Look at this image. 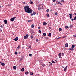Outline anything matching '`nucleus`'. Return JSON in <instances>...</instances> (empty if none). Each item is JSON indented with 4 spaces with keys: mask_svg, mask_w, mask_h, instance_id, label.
Wrapping results in <instances>:
<instances>
[{
    "mask_svg": "<svg viewBox=\"0 0 76 76\" xmlns=\"http://www.w3.org/2000/svg\"><path fill=\"white\" fill-rule=\"evenodd\" d=\"M75 15H76V13H75Z\"/></svg>",
    "mask_w": 76,
    "mask_h": 76,
    "instance_id": "nucleus-58",
    "label": "nucleus"
},
{
    "mask_svg": "<svg viewBox=\"0 0 76 76\" xmlns=\"http://www.w3.org/2000/svg\"><path fill=\"white\" fill-rule=\"evenodd\" d=\"M30 3V4H33V2L31 0L29 2Z\"/></svg>",
    "mask_w": 76,
    "mask_h": 76,
    "instance_id": "nucleus-11",
    "label": "nucleus"
},
{
    "mask_svg": "<svg viewBox=\"0 0 76 76\" xmlns=\"http://www.w3.org/2000/svg\"><path fill=\"white\" fill-rule=\"evenodd\" d=\"M46 16L47 17H49V14H48V13H47L46 14Z\"/></svg>",
    "mask_w": 76,
    "mask_h": 76,
    "instance_id": "nucleus-25",
    "label": "nucleus"
},
{
    "mask_svg": "<svg viewBox=\"0 0 76 76\" xmlns=\"http://www.w3.org/2000/svg\"><path fill=\"white\" fill-rule=\"evenodd\" d=\"M24 10L25 12H26V13H31V16H33V15H34L32 12L33 11L29 8V6L28 5L25 6H24Z\"/></svg>",
    "mask_w": 76,
    "mask_h": 76,
    "instance_id": "nucleus-1",
    "label": "nucleus"
},
{
    "mask_svg": "<svg viewBox=\"0 0 76 76\" xmlns=\"http://www.w3.org/2000/svg\"><path fill=\"white\" fill-rule=\"evenodd\" d=\"M31 22V20H28V22Z\"/></svg>",
    "mask_w": 76,
    "mask_h": 76,
    "instance_id": "nucleus-49",
    "label": "nucleus"
},
{
    "mask_svg": "<svg viewBox=\"0 0 76 76\" xmlns=\"http://www.w3.org/2000/svg\"><path fill=\"white\" fill-rule=\"evenodd\" d=\"M75 20H76V16L75 17Z\"/></svg>",
    "mask_w": 76,
    "mask_h": 76,
    "instance_id": "nucleus-52",
    "label": "nucleus"
},
{
    "mask_svg": "<svg viewBox=\"0 0 76 76\" xmlns=\"http://www.w3.org/2000/svg\"><path fill=\"white\" fill-rule=\"evenodd\" d=\"M46 39H48V37H46Z\"/></svg>",
    "mask_w": 76,
    "mask_h": 76,
    "instance_id": "nucleus-50",
    "label": "nucleus"
},
{
    "mask_svg": "<svg viewBox=\"0 0 76 76\" xmlns=\"http://www.w3.org/2000/svg\"><path fill=\"white\" fill-rule=\"evenodd\" d=\"M55 14L56 16H57V12H56V13H55Z\"/></svg>",
    "mask_w": 76,
    "mask_h": 76,
    "instance_id": "nucleus-32",
    "label": "nucleus"
},
{
    "mask_svg": "<svg viewBox=\"0 0 76 76\" xmlns=\"http://www.w3.org/2000/svg\"><path fill=\"white\" fill-rule=\"evenodd\" d=\"M42 66H43V67H44V66H45V64H42Z\"/></svg>",
    "mask_w": 76,
    "mask_h": 76,
    "instance_id": "nucleus-27",
    "label": "nucleus"
},
{
    "mask_svg": "<svg viewBox=\"0 0 76 76\" xmlns=\"http://www.w3.org/2000/svg\"><path fill=\"white\" fill-rule=\"evenodd\" d=\"M13 68L14 69H16V67L15 66H13Z\"/></svg>",
    "mask_w": 76,
    "mask_h": 76,
    "instance_id": "nucleus-20",
    "label": "nucleus"
},
{
    "mask_svg": "<svg viewBox=\"0 0 76 76\" xmlns=\"http://www.w3.org/2000/svg\"><path fill=\"white\" fill-rule=\"evenodd\" d=\"M40 76V75L39 74H36L35 76Z\"/></svg>",
    "mask_w": 76,
    "mask_h": 76,
    "instance_id": "nucleus-23",
    "label": "nucleus"
},
{
    "mask_svg": "<svg viewBox=\"0 0 76 76\" xmlns=\"http://www.w3.org/2000/svg\"><path fill=\"white\" fill-rule=\"evenodd\" d=\"M38 32H39V33H41V31L40 30H39Z\"/></svg>",
    "mask_w": 76,
    "mask_h": 76,
    "instance_id": "nucleus-35",
    "label": "nucleus"
},
{
    "mask_svg": "<svg viewBox=\"0 0 76 76\" xmlns=\"http://www.w3.org/2000/svg\"><path fill=\"white\" fill-rule=\"evenodd\" d=\"M35 26V25H34V24H32L31 26V27H32V28H34V27Z\"/></svg>",
    "mask_w": 76,
    "mask_h": 76,
    "instance_id": "nucleus-16",
    "label": "nucleus"
},
{
    "mask_svg": "<svg viewBox=\"0 0 76 76\" xmlns=\"http://www.w3.org/2000/svg\"><path fill=\"white\" fill-rule=\"evenodd\" d=\"M23 4H25V2H23Z\"/></svg>",
    "mask_w": 76,
    "mask_h": 76,
    "instance_id": "nucleus-56",
    "label": "nucleus"
},
{
    "mask_svg": "<svg viewBox=\"0 0 76 76\" xmlns=\"http://www.w3.org/2000/svg\"><path fill=\"white\" fill-rule=\"evenodd\" d=\"M71 20H72V21H73V19H71Z\"/></svg>",
    "mask_w": 76,
    "mask_h": 76,
    "instance_id": "nucleus-54",
    "label": "nucleus"
},
{
    "mask_svg": "<svg viewBox=\"0 0 76 76\" xmlns=\"http://www.w3.org/2000/svg\"><path fill=\"white\" fill-rule=\"evenodd\" d=\"M61 55H62V56H64V53H61Z\"/></svg>",
    "mask_w": 76,
    "mask_h": 76,
    "instance_id": "nucleus-43",
    "label": "nucleus"
},
{
    "mask_svg": "<svg viewBox=\"0 0 76 76\" xmlns=\"http://www.w3.org/2000/svg\"><path fill=\"white\" fill-rule=\"evenodd\" d=\"M18 37H16L15 39H14V40H15V41H17L18 40Z\"/></svg>",
    "mask_w": 76,
    "mask_h": 76,
    "instance_id": "nucleus-5",
    "label": "nucleus"
},
{
    "mask_svg": "<svg viewBox=\"0 0 76 76\" xmlns=\"http://www.w3.org/2000/svg\"><path fill=\"white\" fill-rule=\"evenodd\" d=\"M0 63L1 65H2V66H5V64H4V63H2L1 62H0Z\"/></svg>",
    "mask_w": 76,
    "mask_h": 76,
    "instance_id": "nucleus-4",
    "label": "nucleus"
},
{
    "mask_svg": "<svg viewBox=\"0 0 76 76\" xmlns=\"http://www.w3.org/2000/svg\"><path fill=\"white\" fill-rule=\"evenodd\" d=\"M48 36L49 37H51V33H50L48 34Z\"/></svg>",
    "mask_w": 76,
    "mask_h": 76,
    "instance_id": "nucleus-13",
    "label": "nucleus"
},
{
    "mask_svg": "<svg viewBox=\"0 0 76 76\" xmlns=\"http://www.w3.org/2000/svg\"><path fill=\"white\" fill-rule=\"evenodd\" d=\"M29 56L30 57H31V56H32V54H29Z\"/></svg>",
    "mask_w": 76,
    "mask_h": 76,
    "instance_id": "nucleus-41",
    "label": "nucleus"
},
{
    "mask_svg": "<svg viewBox=\"0 0 76 76\" xmlns=\"http://www.w3.org/2000/svg\"><path fill=\"white\" fill-rule=\"evenodd\" d=\"M30 74L31 75H34V73H33V72H31L30 73Z\"/></svg>",
    "mask_w": 76,
    "mask_h": 76,
    "instance_id": "nucleus-18",
    "label": "nucleus"
},
{
    "mask_svg": "<svg viewBox=\"0 0 76 76\" xmlns=\"http://www.w3.org/2000/svg\"><path fill=\"white\" fill-rule=\"evenodd\" d=\"M50 65H51V66H52V63L50 64Z\"/></svg>",
    "mask_w": 76,
    "mask_h": 76,
    "instance_id": "nucleus-53",
    "label": "nucleus"
},
{
    "mask_svg": "<svg viewBox=\"0 0 76 76\" xmlns=\"http://www.w3.org/2000/svg\"><path fill=\"white\" fill-rule=\"evenodd\" d=\"M20 45H19L18 47L17 48V49H18V50H19V48H20Z\"/></svg>",
    "mask_w": 76,
    "mask_h": 76,
    "instance_id": "nucleus-22",
    "label": "nucleus"
},
{
    "mask_svg": "<svg viewBox=\"0 0 76 76\" xmlns=\"http://www.w3.org/2000/svg\"><path fill=\"white\" fill-rule=\"evenodd\" d=\"M73 20H76V19H75V18H74L73 19Z\"/></svg>",
    "mask_w": 76,
    "mask_h": 76,
    "instance_id": "nucleus-57",
    "label": "nucleus"
},
{
    "mask_svg": "<svg viewBox=\"0 0 76 76\" xmlns=\"http://www.w3.org/2000/svg\"><path fill=\"white\" fill-rule=\"evenodd\" d=\"M61 2H64V0H61Z\"/></svg>",
    "mask_w": 76,
    "mask_h": 76,
    "instance_id": "nucleus-40",
    "label": "nucleus"
},
{
    "mask_svg": "<svg viewBox=\"0 0 76 76\" xmlns=\"http://www.w3.org/2000/svg\"><path fill=\"white\" fill-rule=\"evenodd\" d=\"M4 22L5 23L4 24H7V20H4Z\"/></svg>",
    "mask_w": 76,
    "mask_h": 76,
    "instance_id": "nucleus-7",
    "label": "nucleus"
},
{
    "mask_svg": "<svg viewBox=\"0 0 76 76\" xmlns=\"http://www.w3.org/2000/svg\"><path fill=\"white\" fill-rule=\"evenodd\" d=\"M60 37H58L56 38V39H60Z\"/></svg>",
    "mask_w": 76,
    "mask_h": 76,
    "instance_id": "nucleus-45",
    "label": "nucleus"
},
{
    "mask_svg": "<svg viewBox=\"0 0 76 76\" xmlns=\"http://www.w3.org/2000/svg\"><path fill=\"white\" fill-rule=\"evenodd\" d=\"M58 3L56 4H60V3H61V2H59V1H57Z\"/></svg>",
    "mask_w": 76,
    "mask_h": 76,
    "instance_id": "nucleus-29",
    "label": "nucleus"
},
{
    "mask_svg": "<svg viewBox=\"0 0 76 76\" xmlns=\"http://www.w3.org/2000/svg\"><path fill=\"white\" fill-rule=\"evenodd\" d=\"M73 36V37H74L75 38H76V35H74Z\"/></svg>",
    "mask_w": 76,
    "mask_h": 76,
    "instance_id": "nucleus-42",
    "label": "nucleus"
},
{
    "mask_svg": "<svg viewBox=\"0 0 76 76\" xmlns=\"http://www.w3.org/2000/svg\"><path fill=\"white\" fill-rule=\"evenodd\" d=\"M28 36H29V35L27 34L26 35V36H25L24 37V39H26L27 38H28Z\"/></svg>",
    "mask_w": 76,
    "mask_h": 76,
    "instance_id": "nucleus-2",
    "label": "nucleus"
},
{
    "mask_svg": "<svg viewBox=\"0 0 76 76\" xmlns=\"http://www.w3.org/2000/svg\"><path fill=\"white\" fill-rule=\"evenodd\" d=\"M70 50H72V51H73L74 50V49H73V48H70V49H69Z\"/></svg>",
    "mask_w": 76,
    "mask_h": 76,
    "instance_id": "nucleus-14",
    "label": "nucleus"
},
{
    "mask_svg": "<svg viewBox=\"0 0 76 76\" xmlns=\"http://www.w3.org/2000/svg\"><path fill=\"white\" fill-rule=\"evenodd\" d=\"M69 17L70 19H72V15L71 14H69Z\"/></svg>",
    "mask_w": 76,
    "mask_h": 76,
    "instance_id": "nucleus-9",
    "label": "nucleus"
},
{
    "mask_svg": "<svg viewBox=\"0 0 76 76\" xmlns=\"http://www.w3.org/2000/svg\"><path fill=\"white\" fill-rule=\"evenodd\" d=\"M43 36H45L46 35V33H43Z\"/></svg>",
    "mask_w": 76,
    "mask_h": 76,
    "instance_id": "nucleus-21",
    "label": "nucleus"
},
{
    "mask_svg": "<svg viewBox=\"0 0 76 76\" xmlns=\"http://www.w3.org/2000/svg\"><path fill=\"white\" fill-rule=\"evenodd\" d=\"M25 74L26 75H28V74H29V72H25Z\"/></svg>",
    "mask_w": 76,
    "mask_h": 76,
    "instance_id": "nucleus-12",
    "label": "nucleus"
},
{
    "mask_svg": "<svg viewBox=\"0 0 76 76\" xmlns=\"http://www.w3.org/2000/svg\"><path fill=\"white\" fill-rule=\"evenodd\" d=\"M72 27H73V26H72V25H71L70 26V28H72Z\"/></svg>",
    "mask_w": 76,
    "mask_h": 76,
    "instance_id": "nucleus-30",
    "label": "nucleus"
},
{
    "mask_svg": "<svg viewBox=\"0 0 76 76\" xmlns=\"http://www.w3.org/2000/svg\"><path fill=\"white\" fill-rule=\"evenodd\" d=\"M66 36H64V37H62V38H66Z\"/></svg>",
    "mask_w": 76,
    "mask_h": 76,
    "instance_id": "nucleus-39",
    "label": "nucleus"
},
{
    "mask_svg": "<svg viewBox=\"0 0 76 76\" xmlns=\"http://www.w3.org/2000/svg\"><path fill=\"white\" fill-rule=\"evenodd\" d=\"M15 54H18V52H15Z\"/></svg>",
    "mask_w": 76,
    "mask_h": 76,
    "instance_id": "nucleus-38",
    "label": "nucleus"
},
{
    "mask_svg": "<svg viewBox=\"0 0 76 76\" xmlns=\"http://www.w3.org/2000/svg\"><path fill=\"white\" fill-rule=\"evenodd\" d=\"M68 45H69L68 43H66V44H65V47H68Z\"/></svg>",
    "mask_w": 76,
    "mask_h": 76,
    "instance_id": "nucleus-6",
    "label": "nucleus"
},
{
    "mask_svg": "<svg viewBox=\"0 0 76 76\" xmlns=\"http://www.w3.org/2000/svg\"><path fill=\"white\" fill-rule=\"evenodd\" d=\"M75 47V45H72V48H74Z\"/></svg>",
    "mask_w": 76,
    "mask_h": 76,
    "instance_id": "nucleus-17",
    "label": "nucleus"
},
{
    "mask_svg": "<svg viewBox=\"0 0 76 76\" xmlns=\"http://www.w3.org/2000/svg\"><path fill=\"white\" fill-rule=\"evenodd\" d=\"M38 15V13H37V15Z\"/></svg>",
    "mask_w": 76,
    "mask_h": 76,
    "instance_id": "nucleus-64",
    "label": "nucleus"
},
{
    "mask_svg": "<svg viewBox=\"0 0 76 76\" xmlns=\"http://www.w3.org/2000/svg\"><path fill=\"white\" fill-rule=\"evenodd\" d=\"M51 26V25H50V26Z\"/></svg>",
    "mask_w": 76,
    "mask_h": 76,
    "instance_id": "nucleus-63",
    "label": "nucleus"
},
{
    "mask_svg": "<svg viewBox=\"0 0 76 76\" xmlns=\"http://www.w3.org/2000/svg\"><path fill=\"white\" fill-rule=\"evenodd\" d=\"M31 34H33V35H34V32H31Z\"/></svg>",
    "mask_w": 76,
    "mask_h": 76,
    "instance_id": "nucleus-46",
    "label": "nucleus"
},
{
    "mask_svg": "<svg viewBox=\"0 0 76 76\" xmlns=\"http://www.w3.org/2000/svg\"><path fill=\"white\" fill-rule=\"evenodd\" d=\"M20 60H22V58H20Z\"/></svg>",
    "mask_w": 76,
    "mask_h": 76,
    "instance_id": "nucleus-60",
    "label": "nucleus"
},
{
    "mask_svg": "<svg viewBox=\"0 0 76 76\" xmlns=\"http://www.w3.org/2000/svg\"><path fill=\"white\" fill-rule=\"evenodd\" d=\"M53 2H55L56 0H52Z\"/></svg>",
    "mask_w": 76,
    "mask_h": 76,
    "instance_id": "nucleus-47",
    "label": "nucleus"
},
{
    "mask_svg": "<svg viewBox=\"0 0 76 76\" xmlns=\"http://www.w3.org/2000/svg\"><path fill=\"white\" fill-rule=\"evenodd\" d=\"M40 29V27H38V29Z\"/></svg>",
    "mask_w": 76,
    "mask_h": 76,
    "instance_id": "nucleus-55",
    "label": "nucleus"
},
{
    "mask_svg": "<svg viewBox=\"0 0 76 76\" xmlns=\"http://www.w3.org/2000/svg\"><path fill=\"white\" fill-rule=\"evenodd\" d=\"M58 55H59V58H62L61 57V53H59L58 54Z\"/></svg>",
    "mask_w": 76,
    "mask_h": 76,
    "instance_id": "nucleus-8",
    "label": "nucleus"
},
{
    "mask_svg": "<svg viewBox=\"0 0 76 76\" xmlns=\"http://www.w3.org/2000/svg\"><path fill=\"white\" fill-rule=\"evenodd\" d=\"M33 14L34 15H36V12H35L34 11L33 12Z\"/></svg>",
    "mask_w": 76,
    "mask_h": 76,
    "instance_id": "nucleus-15",
    "label": "nucleus"
},
{
    "mask_svg": "<svg viewBox=\"0 0 76 76\" xmlns=\"http://www.w3.org/2000/svg\"><path fill=\"white\" fill-rule=\"evenodd\" d=\"M65 28L66 29H67V28H68V27L67 26H65Z\"/></svg>",
    "mask_w": 76,
    "mask_h": 76,
    "instance_id": "nucleus-34",
    "label": "nucleus"
},
{
    "mask_svg": "<svg viewBox=\"0 0 76 76\" xmlns=\"http://www.w3.org/2000/svg\"><path fill=\"white\" fill-rule=\"evenodd\" d=\"M38 10H41V7H39L38 8Z\"/></svg>",
    "mask_w": 76,
    "mask_h": 76,
    "instance_id": "nucleus-28",
    "label": "nucleus"
},
{
    "mask_svg": "<svg viewBox=\"0 0 76 76\" xmlns=\"http://www.w3.org/2000/svg\"><path fill=\"white\" fill-rule=\"evenodd\" d=\"M1 28H0V32H1V30H0Z\"/></svg>",
    "mask_w": 76,
    "mask_h": 76,
    "instance_id": "nucleus-61",
    "label": "nucleus"
},
{
    "mask_svg": "<svg viewBox=\"0 0 76 76\" xmlns=\"http://www.w3.org/2000/svg\"><path fill=\"white\" fill-rule=\"evenodd\" d=\"M49 29H51V28L50 27H49Z\"/></svg>",
    "mask_w": 76,
    "mask_h": 76,
    "instance_id": "nucleus-51",
    "label": "nucleus"
},
{
    "mask_svg": "<svg viewBox=\"0 0 76 76\" xmlns=\"http://www.w3.org/2000/svg\"><path fill=\"white\" fill-rule=\"evenodd\" d=\"M52 62L53 63H56V62L53 60L52 61Z\"/></svg>",
    "mask_w": 76,
    "mask_h": 76,
    "instance_id": "nucleus-26",
    "label": "nucleus"
},
{
    "mask_svg": "<svg viewBox=\"0 0 76 76\" xmlns=\"http://www.w3.org/2000/svg\"><path fill=\"white\" fill-rule=\"evenodd\" d=\"M21 71L22 72H24V68H22L21 69Z\"/></svg>",
    "mask_w": 76,
    "mask_h": 76,
    "instance_id": "nucleus-24",
    "label": "nucleus"
},
{
    "mask_svg": "<svg viewBox=\"0 0 76 76\" xmlns=\"http://www.w3.org/2000/svg\"><path fill=\"white\" fill-rule=\"evenodd\" d=\"M46 12L47 13H48V12H49V9H48L47 10H46Z\"/></svg>",
    "mask_w": 76,
    "mask_h": 76,
    "instance_id": "nucleus-31",
    "label": "nucleus"
},
{
    "mask_svg": "<svg viewBox=\"0 0 76 76\" xmlns=\"http://www.w3.org/2000/svg\"><path fill=\"white\" fill-rule=\"evenodd\" d=\"M59 31H61V28H59Z\"/></svg>",
    "mask_w": 76,
    "mask_h": 76,
    "instance_id": "nucleus-36",
    "label": "nucleus"
},
{
    "mask_svg": "<svg viewBox=\"0 0 76 76\" xmlns=\"http://www.w3.org/2000/svg\"><path fill=\"white\" fill-rule=\"evenodd\" d=\"M34 37H33V36H32V35H31V39H32V38H33Z\"/></svg>",
    "mask_w": 76,
    "mask_h": 76,
    "instance_id": "nucleus-33",
    "label": "nucleus"
},
{
    "mask_svg": "<svg viewBox=\"0 0 76 76\" xmlns=\"http://www.w3.org/2000/svg\"><path fill=\"white\" fill-rule=\"evenodd\" d=\"M36 42H38V39H36Z\"/></svg>",
    "mask_w": 76,
    "mask_h": 76,
    "instance_id": "nucleus-37",
    "label": "nucleus"
},
{
    "mask_svg": "<svg viewBox=\"0 0 76 76\" xmlns=\"http://www.w3.org/2000/svg\"><path fill=\"white\" fill-rule=\"evenodd\" d=\"M67 66H66L64 69V71H66V69H67Z\"/></svg>",
    "mask_w": 76,
    "mask_h": 76,
    "instance_id": "nucleus-10",
    "label": "nucleus"
},
{
    "mask_svg": "<svg viewBox=\"0 0 76 76\" xmlns=\"http://www.w3.org/2000/svg\"><path fill=\"white\" fill-rule=\"evenodd\" d=\"M3 26H1V27L2 28H3Z\"/></svg>",
    "mask_w": 76,
    "mask_h": 76,
    "instance_id": "nucleus-44",
    "label": "nucleus"
},
{
    "mask_svg": "<svg viewBox=\"0 0 76 76\" xmlns=\"http://www.w3.org/2000/svg\"><path fill=\"white\" fill-rule=\"evenodd\" d=\"M43 6H42V9H43Z\"/></svg>",
    "mask_w": 76,
    "mask_h": 76,
    "instance_id": "nucleus-62",
    "label": "nucleus"
},
{
    "mask_svg": "<svg viewBox=\"0 0 76 76\" xmlns=\"http://www.w3.org/2000/svg\"><path fill=\"white\" fill-rule=\"evenodd\" d=\"M43 25H47V24H46V23L45 22H43Z\"/></svg>",
    "mask_w": 76,
    "mask_h": 76,
    "instance_id": "nucleus-19",
    "label": "nucleus"
},
{
    "mask_svg": "<svg viewBox=\"0 0 76 76\" xmlns=\"http://www.w3.org/2000/svg\"><path fill=\"white\" fill-rule=\"evenodd\" d=\"M60 5L61 6V5H63V4H61V2L60 3Z\"/></svg>",
    "mask_w": 76,
    "mask_h": 76,
    "instance_id": "nucleus-48",
    "label": "nucleus"
},
{
    "mask_svg": "<svg viewBox=\"0 0 76 76\" xmlns=\"http://www.w3.org/2000/svg\"><path fill=\"white\" fill-rule=\"evenodd\" d=\"M16 18L15 17H14L10 19V21H14L15 20V19Z\"/></svg>",
    "mask_w": 76,
    "mask_h": 76,
    "instance_id": "nucleus-3",
    "label": "nucleus"
},
{
    "mask_svg": "<svg viewBox=\"0 0 76 76\" xmlns=\"http://www.w3.org/2000/svg\"><path fill=\"white\" fill-rule=\"evenodd\" d=\"M1 6H0V9L1 8Z\"/></svg>",
    "mask_w": 76,
    "mask_h": 76,
    "instance_id": "nucleus-59",
    "label": "nucleus"
}]
</instances>
